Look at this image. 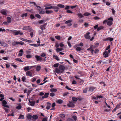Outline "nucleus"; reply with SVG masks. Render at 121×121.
<instances>
[{"instance_id":"nucleus-1","label":"nucleus","mask_w":121,"mask_h":121,"mask_svg":"<svg viewBox=\"0 0 121 121\" xmlns=\"http://www.w3.org/2000/svg\"><path fill=\"white\" fill-rule=\"evenodd\" d=\"M10 31L12 32L13 34L15 35H17L19 34L20 35H22L23 33L20 30H10Z\"/></svg>"},{"instance_id":"nucleus-2","label":"nucleus","mask_w":121,"mask_h":121,"mask_svg":"<svg viewBox=\"0 0 121 121\" xmlns=\"http://www.w3.org/2000/svg\"><path fill=\"white\" fill-rule=\"evenodd\" d=\"M113 20V19L112 17H109L108 19V20L107 22V24L108 25L110 26L111 25L112 23V22Z\"/></svg>"},{"instance_id":"nucleus-3","label":"nucleus","mask_w":121,"mask_h":121,"mask_svg":"<svg viewBox=\"0 0 121 121\" xmlns=\"http://www.w3.org/2000/svg\"><path fill=\"white\" fill-rule=\"evenodd\" d=\"M111 52L110 49L108 50V51H105L103 53V55H104V57L106 58L108 56V54Z\"/></svg>"},{"instance_id":"nucleus-4","label":"nucleus","mask_w":121,"mask_h":121,"mask_svg":"<svg viewBox=\"0 0 121 121\" xmlns=\"http://www.w3.org/2000/svg\"><path fill=\"white\" fill-rule=\"evenodd\" d=\"M2 102L3 106L6 108H9V106L8 105H6L7 104V103L5 100H3Z\"/></svg>"},{"instance_id":"nucleus-5","label":"nucleus","mask_w":121,"mask_h":121,"mask_svg":"<svg viewBox=\"0 0 121 121\" xmlns=\"http://www.w3.org/2000/svg\"><path fill=\"white\" fill-rule=\"evenodd\" d=\"M90 33L89 32H87L86 33V34L84 36L85 38L86 39H90L91 37L89 35V34Z\"/></svg>"},{"instance_id":"nucleus-6","label":"nucleus","mask_w":121,"mask_h":121,"mask_svg":"<svg viewBox=\"0 0 121 121\" xmlns=\"http://www.w3.org/2000/svg\"><path fill=\"white\" fill-rule=\"evenodd\" d=\"M74 48H76V51H80L82 50V48L79 47V46H77L76 44L74 47Z\"/></svg>"},{"instance_id":"nucleus-7","label":"nucleus","mask_w":121,"mask_h":121,"mask_svg":"<svg viewBox=\"0 0 121 121\" xmlns=\"http://www.w3.org/2000/svg\"><path fill=\"white\" fill-rule=\"evenodd\" d=\"M33 66H26L24 68V70L25 71H26L30 70V69L32 68V67Z\"/></svg>"},{"instance_id":"nucleus-8","label":"nucleus","mask_w":121,"mask_h":121,"mask_svg":"<svg viewBox=\"0 0 121 121\" xmlns=\"http://www.w3.org/2000/svg\"><path fill=\"white\" fill-rule=\"evenodd\" d=\"M59 68L60 70H61V72H62L65 69V67L63 65H61L59 66Z\"/></svg>"},{"instance_id":"nucleus-9","label":"nucleus","mask_w":121,"mask_h":121,"mask_svg":"<svg viewBox=\"0 0 121 121\" xmlns=\"http://www.w3.org/2000/svg\"><path fill=\"white\" fill-rule=\"evenodd\" d=\"M29 101L30 103V105L32 106H34V105L35 104V101L32 100L31 101L30 99H29Z\"/></svg>"},{"instance_id":"nucleus-10","label":"nucleus","mask_w":121,"mask_h":121,"mask_svg":"<svg viewBox=\"0 0 121 121\" xmlns=\"http://www.w3.org/2000/svg\"><path fill=\"white\" fill-rule=\"evenodd\" d=\"M26 75L27 76L30 77L32 76V73L30 71H28L26 73Z\"/></svg>"},{"instance_id":"nucleus-11","label":"nucleus","mask_w":121,"mask_h":121,"mask_svg":"<svg viewBox=\"0 0 121 121\" xmlns=\"http://www.w3.org/2000/svg\"><path fill=\"white\" fill-rule=\"evenodd\" d=\"M35 57L36 58L37 60L38 61H40L42 60V58L40 57L39 56H36Z\"/></svg>"},{"instance_id":"nucleus-12","label":"nucleus","mask_w":121,"mask_h":121,"mask_svg":"<svg viewBox=\"0 0 121 121\" xmlns=\"http://www.w3.org/2000/svg\"><path fill=\"white\" fill-rule=\"evenodd\" d=\"M24 51L22 49H21L19 52L20 53L18 54V56H21L22 55L23 53V52Z\"/></svg>"},{"instance_id":"nucleus-13","label":"nucleus","mask_w":121,"mask_h":121,"mask_svg":"<svg viewBox=\"0 0 121 121\" xmlns=\"http://www.w3.org/2000/svg\"><path fill=\"white\" fill-rule=\"evenodd\" d=\"M49 93H45L44 95L42 97V98L44 99L45 98H47L48 97Z\"/></svg>"},{"instance_id":"nucleus-14","label":"nucleus","mask_w":121,"mask_h":121,"mask_svg":"<svg viewBox=\"0 0 121 121\" xmlns=\"http://www.w3.org/2000/svg\"><path fill=\"white\" fill-rule=\"evenodd\" d=\"M7 20L8 23H11L12 21L11 18L9 17H7Z\"/></svg>"},{"instance_id":"nucleus-15","label":"nucleus","mask_w":121,"mask_h":121,"mask_svg":"<svg viewBox=\"0 0 121 121\" xmlns=\"http://www.w3.org/2000/svg\"><path fill=\"white\" fill-rule=\"evenodd\" d=\"M95 89V88L94 87L91 86L90 87L88 91H93Z\"/></svg>"},{"instance_id":"nucleus-16","label":"nucleus","mask_w":121,"mask_h":121,"mask_svg":"<svg viewBox=\"0 0 121 121\" xmlns=\"http://www.w3.org/2000/svg\"><path fill=\"white\" fill-rule=\"evenodd\" d=\"M30 26H24L23 27L22 29L23 30H27L29 29Z\"/></svg>"},{"instance_id":"nucleus-17","label":"nucleus","mask_w":121,"mask_h":121,"mask_svg":"<svg viewBox=\"0 0 121 121\" xmlns=\"http://www.w3.org/2000/svg\"><path fill=\"white\" fill-rule=\"evenodd\" d=\"M74 104L73 103L71 102H69V107H72L74 106Z\"/></svg>"},{"instance_id":"nucleus-18","label":"nucleus","mask_w":121,"mask_h":121,"mask_svg":"<svg viewBox=\"0 0 121 121\" xmlns=\"http://www.w3.org/2000/svg\"><path fill=\"white\" fill-rule=\"evenodd\" d=\"M1 13L3 14L6 15L7 13L6 11L4 9H2L1 10Z\"/></svg>"},{"instance_id":"nucleus-19","label":"nucleus","mask_w":121,"mask_h":121,"mask_svg":"<svg viewBox=\"0 0 121 121\" xmlns=\"http://www.w3.org/2000/svg\"><path fill=\"white\" fill-rule=\"evenodd\" d=\"M90 48L91 49V50H94L95 48H96V46L94 45H92L90 46Z\"/></svg>"},{"instance_id":"nucleus-20","label":"nucleus","mask_w":121,"mask_h":121,"mask_svg":"<svg viewBox=\"0 0 121 121\" xmlns=\"http://www.w3.org/2000/svg\"><path fill=\"white\" fill-rule=\"evenodd\" d=\"M53 57L55 59H56L57 60H60L59 58H58L57 56L56 55H53Z\"/></svg>"},{"instance_id":"nucleus-21","label":"nucleus","mask_w":121,"mask_h":121,"mask_svg":"<svg viewBox=\"0 0 121 121\" xmlns=\"http://www.w3.org/2000/svg\"><path fill=\"white\" fill-rule=\"evenodd\" d=\"M50 91L51 92H56L57 91V90L56 89L52 88L50 89Z\"/></svg>"},{"instance_id":"nucleus-22","label":"nucleus","mask_w":121,"mask_h":121,"mask_svg":"<svg viewBox=\"0 0 121 121\" xmlns=\"http://www.w3.org/2000/svg\"><path fill=\"white\" fill-rule=\"evenodd\" d=\"M32 117L33 119L36 120L38 118V117L36 115H34L32 116Z\"/></svg>"},{"instance_id":"nucleus-23","label":"nucleus","mask_w":121,"mask_h":121,"mask_svg":"<svg viewBox=\"0 0 121 121\" xmlns=\"http://www.w3.org/2000/svg\"><path fill=\"white\" fill-rule=\"evenodd\" d=\"M77 15L78 16V17H80V18H82L83 17V16L82 14L81 13H78Z\"/></svg>"},{"instance_id":"nucleus-24","label":"nucleus","mask_w":121,"mask_h":121,"mask_svg":"<svg viewBox=\"0 0 121 121\" xmlns=\"http://www.w3.org/2000/svg\"><path fill=\"white\" fill-rule=\"evenodd\" d=\"M55 71L57 73H62L61 71L59 69L57 68H56V69Z\"/></svg>"},{"instance_id":"nucleus-25","label":"nucleus","mask_w":121,"mask_h":121,"mask_svg":"<svg viewBox=\"0 0 121 121\" xmlns=\"http://www.w3.org/2000/svg\"><path fill=\"white\" fill-rule=\"evenodd\" d=\"M18 42H15L14 41V42H12V45L13 46H15L16 45H17L18 44H17V43Z\"/></svg>"},{"instance_id":"nucleus-26","label":"nucleus","mask_w":121,"mask_h":121,"mask_svg":"<svg viewBox=\"0 0 121 121\" xmlns=\"http://www.w3.org/2000/svg\"><path fill=\"white\" fill-rule=\"evenodd\" d=\"M1 45L2 46H4V47H7L8 46V45L7 44L5 43L4 42H3L2 43H1Z\"/></svg>"},{"instance_id":"nucleus-27","label":"nucleus","mask_w":121,"mask_h":121,"mask_svg":"<svg viewBox=\"0 0 121 121\" xmlns=\"http://www.w3.org/2000/svg\"><path fill=\"white\" fill-rule=\"evenodd\" d=\"M62 50V48H57L56 49V51L57 52L61 51Z\"/></svg>"},{"instance_id":"nucleus-28","label":"nucleus","mask_w":121,"mask_h":121,"mask_svg":"<svg viewBox=\"0 0 121 121\" xmlns=\"http://www.w3.org/2000/svg\"><path fill=\"white\" fill-rule=\"evenodd\" d=\"M104 28V27L103 26H100L98 27L97 28V30L98 31L99 30L102 29H103Z\"/></svg>"},{"instance_id":"nucleus-29","label":"nucleus","mask_w":121,"mask_h":121,"mask_svg":"<svg viewBox=\"0 0 121 121\" xmlns=\"http://www.w3.org/2000/svg\"><path fill=\"white\" fill-rule=\"evenodd\" d=\"M40 56H41L42 57H44L45 58H46L47 57L46 56V54L45 53H42Z\"/></svg>"},{"instance_id":"nucleus-30","label":"nucleus","mask_w":121,"mask_h":121,"mask_svg":"<svg viewBox=\"0 0 121 121\" xmlns=\"http://www.w3.org/2000/svg\"><path fill=\"white\" fill-rule=\"evenodd\" d=\"M91 15V13H90L88 12H86L84 13L83 15L85 16H87L89 15Z\"/></svg>"},{"instance_id":"nucleus-31","label":"nucleus","mask_w":121,"mask_h":121,"mask_svg":"<svg viewBox=\"0 0 121 121\" xmlns=\"http://www.w3.org/2000/svg\"><path fill=\"white\" fill-rule=\"evenodd\" d=\"M57 5L58 7L61 8H63L65 7V6L63 4H58Z\"/></svg>"},{"instance_id":"nucleus-32","label":"nucleus","mask_w":121,"mask_h":121,"mask_svg":"<svg viewBox=\"0 0 121 121\" xmlns=\"http://www.w3.org/2000/svg\"><path fill=\"white\" fill-rule=\"evenodd\" d=\"M30 4H34V5H35L37 7H38V8H40V9L41 8V7H40L39 6H37V4H36L34 2H30Z\"/></svg>"},{"instance_id":"nucleus-33","label":"nucleus","mask_w":121,"mask_h":121,"mask_svg":"<svg viewBox=\"0 0 121 121\" xmlns=\"http://www.w3.org/2000/svg\"><path fill=\"white\" fill-rule=\"evenodd\" d=\"M41 68L40 66H38L36 67V70L37 71H39L40 69Z\"/></svg>"},{"instance_id":"nucleus-34","label":"nucleus","mask_w":121,"mask_h":121,"mask_svg":"<svg viewBox=\"0 0 121 121\" xmlns=\"http://www.w3.org/2000/svg\"><path fill=\"white\" fill-rule=\"evenodd\" d=\"M79 82L80 85L82 84L84 82L83 81L80 79H79Z\"/></svg>"},{"instance_id":"nucleus-35","label":"nucleus","mask_w":121,"mask_h":121,"mask_svg":"<svg viewBox=\"0 0 121 121\" xmlns=\"http://www.w3.org/2000/svg\"><path fill=\"white\" fill-rule=\"evenodd\" d=\"M76 46H83V43H81L80 44H76Z\"/></svg>"},{"instance_id":"nucleus-36","label":"nucleus","mask_w":121,"mask_h":121,"mask_svg":"<svg viewBox=\"0 0 121 121\" xmlns=\"http://www.w3.org/2000/svg\"><path fill=\"white\" fill-rule=\"evenodd\" d=\"M24 44V42L21 41L19 42H18L17 43V44H20L21 45H22Z\"/></svg>"},{"instance_id":"nucleus-37","label":"nucleus","mask_w":121,"mask_h":121,"mask_svg":"<svg viewBox=\"0 0 121 121\" xmlns=\"http://www.w3.org/2000/svg\"><path fill=\"white\" fill-rule=\"evenodd\" d=\"M117 95H119L118 96V97L119 99H121V93H117Z\"/></svg>"},{"instance_id":"nucleus-38","label":"nucleus","mask_w":121,"mask_h":121,"mask_svg":"<svg viewBox=\"0 0 121 121\" xmlns=\"http://www.w3.org/2000/svg\"><path fill=\"white\" fill-rule=\"evenodd\" d=\"M52 12H53L51 10H46V13L47 14H49Z\"/></svg>"},{"instance_id":"nucleus-39","label":"nucleus","mask_w":121,"mask_h":121,"mask_svg":"<svg viewBox=\"0 0 121 121\" xmlns=\"http://www.w3.org/2000/svg\"><path fill=\"white\" fill-rule=\"evenodd\" d=\"M27 15V13H26L24 14H22L21 16V17H26Z\"/></svg>"},{"instance_id":"nucleus-40","label":"nucleus","mask_w":121,"mask_h":121,"mask_svg":"<svg viewBox=\"0 0 121 121\" xmlns=\"http://www.w3.org/2000/svg\"><path fill=\"white\" fill-rule=\"evenodd\" d=\"M35 16L39 18L40 19L41 17L38 14H35Z\"/></svg>"},{"instance_id":"nucleus-41","label":"nucleus","mask_w":121,"mask_h":121,"mask_svg":"<svg viewBox=\"0 0 121 121\" xmlns=\"http://www.w3.org/2000/svg\"><path fill=\"white\" fill-rule=\"evenodd\" d=\"M58 103L60 104L63 103V101L61 99H59L56 101Z\"/></svg>"},{"instance_id":"nucleus-42","label":"nucleus","mask_w":121,"mask_h":121,"mask_svg":"<svg viewBox=\"0 0 121 121\" xmlns=\"http://www.w3.org/2000/svg\"><path fill=\"white\" fill-rule=\"evenodd\" d=\"M45 21L44 20H39V21L38 22L40 24H41L42 23H43V22H44Z\"/></svg>"},{"instance_id":"nucleus-43","label":"nucleus","mask_w":121,"mask_h":121,"mask_svg":"<svg viewBox=\"0 0 121 121\" xmlns=\"http://www.w3.org/2000/svg\"><path fill=\"white\" fill-rule=\"evenodd\" d=\"M40 28L42 30H43V29H45V26H44V25L41 26H40Z\"/></svg>"},{"instance_id":"nucleus-44","label":"nucleus","mask_w":121,"mask_h":121,"mask_svg":"<svg viewBox=\"0 0 121 121\" xmlns=\"http://www.w3.org/2000/svg\"><path fill=\"white\" fill-rule=\"evenodd\" d=\"M99 83L102 86H105V84L104 82H101Z\"/></svg>"},{"instance_id":"nucleus-45","label":"nucleus","mask_w":121,"mask_h":121,"mask_svg":"<svg viewBox=\"0 0 121 121\" xmlns=\"http://www.w3.org/2000/svg\"><path fill=\"white\" fill-rule=\"evenodd\" d=\"M27 117L28 119H31L32 117V116L31 115L29 114L27 116Z\"/></svg>"},{"instance_id":"nucleus-46","label":"nucleus","mask_w":121,"mask_h":121,"mask_svg":"<svg viewBox=\"0 0 121 121\" xmlns=\"http://www.w3.org/2000/svg\"><path fill=\"white\" fill-rule=\"evenodd\" d=\"M24 116L23 115H20L19 116V117L18 118V119H24Z\"/></svg>"},{"instance_id":"nucleus-47","label":"nucleus","mask_w":121,"mask_h":121,"mask_svg":"<svg viewBox=\"0 0 121 121\" xmlns=\"http://www.w3.org/2000/svg\"><path fill=\"white\" fill-rule=\"evenodd\" d=\"M60 117L62 118H64L65 117V116L64 114H61L60 115Z\"/></svg>"},{"instance_id":"nucleus-48","label":"nucleus","mask_w":121,"mask_h":121,"mask_svg":"<svg viewBox=\"0 0 121 121\" xmlns=\"http://www.w3.org/2000/svg\"><path fill=\"white\" fill-rule=\"evenodd\" d=\"M72 118L75 121H76L77 120V117L75 116H73Z\"/></svg>"},{"instance_id":"nucleus-49","label":"nucleus","mask_w":121,"mask_h":121,"mask_svg":"<svg viewBox=\"0 0 121 121\" xmlns=\"http://www.w3.org/2000/svg\"><path fill=\"white\" fill-rule=\"evenodd\" d=\"M55 37L56 39L58 40H60V36H55Z\"/></svg>"},{"instance_id":"nucleus-50","label":"nucleus","mask_w":121,"mask_h":121,"mask_svg":"<svg viewBox=\"0 0 121 121\" xmlns=\"http://www.w3.org/2000/svg\"><path fill=\"white\" fill-rule=\"evenodd\" d=\"M55 95V94L53 92L51 93L50 94V96L51 97L54 96Z\"/></svg>"},{"instance_id":"nucleus-51","label":"nucleus","mask_w":121,"mask_h":121,"mask_svg":"<svg viewBox=\"0 0 121 121\" xmlns=\"http://www.w3.org/2000/svg\"><path fill=\"white\" fill-rule=\"evenodd\" d=\"M72 99L74 101H76L78 100V99L76 98L72 97Z\"/></svg>"},{"instance_id":"nucleus-52","label":"nucleus","mask_w":121,"mask_h":121,"mask_svg":"<svg viewBox=\"0 0 121 121\" xmlns=\"http://www.w3.org/2000/svg\"><path fill=\"white\" fill-rule=\"evenodd\" d=\"M30 17L31 19H32L35 18V17L33 15L31 14L30 15Z\"/></svg>"},{"instance_id":"nucleus-53","label":"nucleus","mask_w":121,"mask_h":121,"mask_svg":"<svg viewBox=\"0 0 121 121\" xmlns=\"http://www.w3.org/2000/svg\"><path fill=\"white\" fill-rule=\"evenodd\" d=\"M22 79L23 82H24L25 81V80H26V78L25 77L23 76L22 77Z\"/></svg>"},{"instance_id":"nucleus-54","label":"nucleus","mask_w":121,"mask_h":121,"mask_svg":"<svg viewBox=\"0 0 121 121\" xmlns=\"http://www.w3.org/2000/svg\"><path fill=\"white\" fill-rule=\"evenodd\" d=\"M15 60L17 61H19L20 62H23V61L20 58H16L15 59Z\"/></svg>"},{"instance_id":"nucleus-55","label":"nucleus","mask_w":121,"mask_h":121,"mask_svg":"<svg viewBox=\"0 0 121 121\" xmlns=\"http://www.w3.org/2000/svg\"><path fill=\"white\" fill-rule=\"evenodd\" d=\"M52 7L51 6L49 7H46L45 8V9L47 10L48 9H52Z\"/></svg>"},{"instance_id":"nucleus-56","label":"nucleus","mask_w":121,"mask_h":121,"mask_svg":"<svg viewBox=\"0 0 121 121\" xmlns=\"http://www.w3.org/2000/svg\"><path fill=\"white\" fill-rule=\"evenodd\" d=\"M22 108V106H17L16 107V109H21Z\"/></svg>"},{"instance_id":"nucleus-57","label":"nucleus","mask_w":121,"mask_h":121,"mask_svg":"<svg viewBox=\"0 0 121 121\" xmlns=\"http://www.w3.org/2000/svg\"><path fill=\"white\" fill-rule=\"evenodd\" d=\"M30 45L32 46H34L35 47H38V46L36 44H30Z\"/></svg>"},{"instance_id":"nucleus-58","label":"nucleus","mask_w":121,"mask_h":121,"mask_svg":"<svg viewBox=\"0 0 121 121\" xmlns=\"http://www.w3.org/2000/svg\"><path fill=\"white\" fill-rule=\"evenodd\" d=\"M59 64L58 63H56L53 66L55 67H57L58 66Z\"/></svg>"},{"instance_id":"nucleus-59","label":"nucleus","mask_w":121,"mask_h":121,"mask_svg":"<svg viewBox=\"0 0 121 121\" xmlns=\"http://www.w3.org/2000/svg\"><path fill=\"white\" fill-rule=\"evenodd\" d=\"M45 13V11H41L39 12V13L40 14H42L44 13Z\"/></svg>"},{"instance_id":"nucleus-60","label":"nucleus","mask_w":121,"mask_h":121,"mask_svg":"<svg viewBox=\"0 0 121 121\" xmlns=\"http://www.w3.org/2000/svg\"><path fill=\"white\" fill-rule=\"evenodd\" d=\"M52 9H58V7L55 6H52Z\"/></svg>"},{"instance_id":"nucleus-61","label":"nucleus","mask_w":121,"mask_h":121,"mask_svg":"<svg viewBox=\"0 0 121 121\" xmlns=\"http://www.w3.org/2000/svg\"><path fill=\"white\" fill-rule=\"evenodd\" d=\"M26 58H29L31 57L32 56L29 55H26Z\"/></svg>"},{"instance_id":"nucleus-62","label":"nucleus","mask_w":121,"mask_h":121,"mask_svg":"<svg viewBox=\"0 0 121 121\" xmlns=\"http://www.w3.org/2000/svg\"><path fill=\"white\" fill-rule=\"evenodd\" d=\"M97 97L98 99L99 98H102V96L101 95H97Z\"/></svg>"},{"instance_id":"nucleus-63","label":"nucleus","mask_w":121,"mask_h":121,"mask_svg":"<svg viewBox=\"0 0 121 121\" xmlns=\"http://www.w3.org/2000/svg\"><path fill=\"white\" fill-rule=\"evenodd\" d=\"M99 51V50L97 48L96 49L94 53H98V52Z\"/></svg>"},{"instance_id":"nucleus-64","label":"nucleus","mask_w":121,"mask_h":121,"mask_svg":"<svg viewBox=\"0 0 121 121\" xmlns=\"http://www.w3.org/2000/svg\"><path fill=\"white\" fill-rule=\"evenodd\" d=\"M94 19L95 20H98L100 18L97 16H96L94 17Z\"/></svg>"}]
</instances>
